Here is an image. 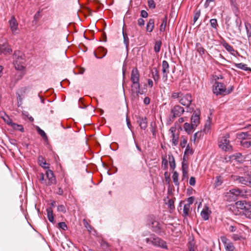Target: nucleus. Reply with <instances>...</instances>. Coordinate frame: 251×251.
Instances as JSON below:
<instances>
[{"label": "nucleus", "mask_w": 251, "mask_h": 251, "mask_svg": "<svg viewBox=\"0 0 251 251\" xmlns=\"http://www.w3.org/2000/svg\"><path fill=\"white\" fill-rule=\"evenodd\" d=\"M145 241L148 244L159 247L162 249H167L166 242L153 234H151L149 237L146 238Z\"/></svg>", "instance_id": "nucleus-1"}, {"label": "nucleus", "mask_w": 251, "mask_h": 251, "mask_svg": "<svg viewBox=\"0 0 251 251\" xmlns=\"http://www.w3.org/2000/svg\"><path fill=\"white\" fill-rule=\"evenodd\" d=\"M237 207L244 210L245 216L249 219H251V202L246 201H239L236 203Z\"/></svg>", "instance_id": "nucleus-2"}, {"label": "nucleus", "mask_w": 251, "mask_h": 251, "mask_svg": "<svg viewBox=\"0 0 251 251\" xmlns=\"http://www.w3.org/2000/svg\"><path fill=\"white\" fill-rule=\"evenodd\" d=\"M14 59V65L17 70H21L23 68V64L25 61L24 54L20 50H16L13 54Z\"/></svg>", "instance_id": "nucleus-3"}, {"label": "nucleus", "mask_w": 251, "mask_h": 251, "mask_svg": "<svg viewBox=\"0 0 251 251\" xmlns=\"http://www.w3.org/2000/svg\"><path fill=\"white\" fill-rule=\"evenodd\" d=\"M229 134H226L219 138V147L220 149L225 151H232V146L230 144L229 140Z\"/></svg>", "instance_id": "nucleus-4"}, {"label": "nucleus", "mask_w": 251, "mask_h": 251, "mask_svg": "<svg viewBox=\"0 0 251 251\" xmlns=\"http://www.w3.org/2000/svg\"><path fill=\"white\" fill-rule=\"evenodd\" d=\"M192 100L191 95L190 94H183L180 97L179 102L181 104L186 106V112H192L194 110L193 107H190Z\"/></svg>", "instance_id": "nucleus-5"}, {"label": "nucleus", "mask_w": 251, "mask_h": 251, "mask_svg": "<svg viewBox=\"0 0 251 251\" xmlns=\"http://www.w3.org/2000/svg\"><path fill=\"white\" fill-rule=\"evenodd\" d=\"M213 92L216 95H225L226 86L223 83L216 82L213 85Z\"/></svg>", "instance_id": "nucleus-6"}, {"label": "nucleus", "mask_w": 251, "mask_h": 251, "mask_svg": "<svg viewBox=\"0 0 251 251\" xmlns=\"http://www.w3.org/2000/svg\"><path fill=\"white\" fill-rule=\"evenodd\" d=\"M184 112L183 107L179 105H175L171 110V113L172 114V118L180 117Z\"/></svg>", "instance_id": "nucleus-7"}, {"label": "nucleus", "mask_w": 251, "mask_h": 251, "mask_svg": "<svg viewBox=\"0 0 251 251\" xmlns=\"http://www.w3.org/2000/svg\"><path fill=\"white\" fill-rule=\"evenodd\" d=\"M8 23L12 34H17L19 30L18 28V23L15 17L14 16H12L11 19L9 21Z\"/></svg>", "instance_id": "nucleus-8"}, {"label": "nucleus", "mask_w": 251, "mask_h": 251, "mask_svg": "<svg viewBox=\"0 0 251 251\" xmlns=\"http://www.w3.org/2000/svg\"><path fill=\"white\" fill-rule=\"evenodd\" d=\"M221 239L224 243L226 251H236L235 248L233 244L228 241L226 236H221Z\"/></svg>", "instance_id": "nucleus-9"}, {"label": "nucleus", "mask_w": 251, "mask_h": 251, "mask_svg": "<svg viewBox=\"0 0 251 251\" xmlns=\"http://www.w3.org/2000/svg\"><path fill=\"white\" fill-rule=\"evenodd\" d=\"M162 68V71L163 73L162 79L164 82H166L168 80V75L169 73V65L167 61H163Z\"/></svg>", "instance_id": "nucleus-10"}, {"label": "nucleus", "mask_w": 251, "mask_h": 251, "mask_svg": "<svg viewBox=\"0 0 251 251\" xmlns=\"http://www.w3.org/2000/svg\"><path fill=\"white\" fill-rule=\"evenodd\" d=\"M47 177L48 179V181L46 182V185H51L52 184H55L56 183V177L53 173V172L50 170H48L46 171V173Z\"/></svg>", "instance_id": "nucleus-11"}, {"label": "nucleus", "mask_w": 251, "mask_h": 251, "mask_svg": "<svg viewBox=\"0 0 251 251\" xmlns=\"http://www.w3.org/2000/svg\"><path fill=\"white\" fill-rule=\"evenodd\" d=\"M176 129L175 127H171L169 129V131L172 134V142L174 146H176L178 143L179 134L178 133H176Z\"/></svg>", "instance_id": "nucleus-12"}, {"label": "nucleus", "mask_w": 251, "mask_h": 251, "mask_svg": "<svg viewBox=\"0 0 251 251\" xmlns=\"http://www.w3.org/2000/svg\"><path fill=\"white\" fill-rule=\"evenodd\" d=\"M12 49L7 43L0 44V55L1 54L5 55L10 54L12 52Z\"/></svg>", "instance_id": "nucleus-13"}, {"label": "nucleus", "mask_w": 251, "mask_h": 251, "mask_svg": "<svg viewBox=\"0 0 251 251\" xmlns=\"http://www.w3.org/2000/svg\"><path fill=\"white\" fill-rule=\"evenodd\" d=\"M153 230L158 234L162 235L165 233V231L163 230L161 225L157 221H154L152 223Z\"/></svg>", "instance_id": "nucleus-14"}, {"label": "nucleus", "mask_w": 251, "mask_h": 251, "mask_svg": "<svg viewBox=\"0 0 251 251\" xmlns=\"http://www.w3.org/2000/svg\"><path fill=\"white\" fill-rule=\"evenodd\" d=\"M200 111H195L191 118V123L196 127H197L200 123Z\"/></svg>", "instance_id": "nucleus-15"}, {"label": "nucleus", "mask_w": 251, "mask_h": 251, "mask_svg": "<svg viewBox=\"0 0 251 251\" xmlns=\"http://www.w3.org/2000/svg\"><path fill=\"white\" fill-rule=\"evenodd\" d=\"M211 213V211L209 210V207L205 206L201 211V215L204 221H206L209 219Z\"/></svg>", "instance_id": "nucleus-16"}, {"label": "nucleus", "mask_w": 251, "mask_h": 251, "mask_svg": "<svg viewBox=\"0 0 251 251\" xmlns=\"http://www.w3.org/2000/svg\"><path fill=\"white\" fill-rule=\"evenodd\" d=\"M139 76L140 75L138 69L136 68H133L131 73V81H139Z\"/></svg>", "instance_id": "nucleus-17"}, {"label": "nucleus", "mask_w": 251, "mask_h": 251, "mask_svg": "<svg viewBox=\"0 0 251 251\" xmlns=\"http://www.w3.org/2000/svg\"><path fill=\"white\" fill-rule=\"evenodd\" d=\"M141 128L145 130L147 127L148 122L146 117H139L137 120Z\"/></svg>", "instance_id": "nucleus-18"}, {"label": "nucleus", "mask_w": 251, "mask_h": 251, "mask_svg": "<svg viewBox=\"0 0 251 251\" xmlns=\"http://www.w3.org/2000/svg\"><path fill=\"white\" fill-rule=\"evenodd\" d=\"M233 179L238 183L245 185H247V182L248 179V178L243 176H233Z\"/></svg>", "instance_id": "nucleus-19"}, {"label": "nucleus", "mask_w": 251, "mask_h": 251, "mask_svg": "<svg viewBox=\"0 0 251 251\" xmlns=\"http://www.w3.org/2000/svg\"><path fill=\"white\" fill-rule=\"evenodd\" d=\"M196 127L194 125H192V123L190 124L188 123H185L183 126V128L185 131L188 134H191L193 130Z\"/></svg>", "instance_id": "nucleus-20"}, {"label": "nucleus", "mask_w": 251, "mask_h": 251, "mask_svg": "<svg viewBox=\"0 0 251 251\" xmlns=\"http://www.w3.org/2000/svg\"><path fill=\"white\" fill-rule=\"evenodd\" d=\"M196 50L199 53L200 56L201 57H203L202 56L205 52H206V50L203 48L200 43H197L196 44Z\"/></svg>", "instance_id": "nucleus-21"}, {"label": "nucleus", "mask_w": 251, "mask_h": 251, "mask_svg": "<svg viewBox=\"0 0 251 251\" xmlns=\"http://www.w3.org/2000/svg\"><path fill=\"white\" fill-rule=\"evenodd\" d=\"M242 191L239 188L232 189L229 191L230 196L232 195L234 199H236L237 197L242 195Z\"/></svg>", "instance_id": "nucleus-22"}, {"label": "nucleus", "mask_w": 251, "mask_h": 251, "mask_svg": "<svg viewBox=\"0 0 251 251\" xmlns=\"http://www.w3.org/2000/svg\"><path fill=\"white\" fill-rule=\"evenodd\" d=\"M132 85L131 86L132 91L133 92L135 93L137 95L139 94V90L140 88L139 81H132Z\"/></svg>", "instance_id": "nucleus-23"}, {"label": "nucleus", "mask_w": 251, "mask_h": 251, "mask_svg": "<svg viewBox=\"0 0 251 251\" xmlns=\"http://www.w3.org/2000/svg\"><path fill=\"white\" fill-rule=\"evenodd\" d=\"M38 163L43 168L47 169L49 168L50 165L46 163L45 159L42 156H39L38 157Z\"/></svg>", "instance_id": "nucleus-24"}, {"label": "nucleus", "mask_w": 251, "mask_h": 251, "mask_svg": "<svg viewBox=\"0 0 251 251\" xmlns=\"http://www.w3.org/2000/svg\"><path fill=\"white\" fill-rule=\"evenodd\" d=\"M222 45L230 53L233 54V52L235 51L233 48L226 42L225 41L222 42Z\"/></svg>", "instance_id": "nucleus-25"}, {"label": "nucleus", "mask_w": 251, "mask_h": 251, "mask_svg": "<svg viewBox=\"0 0 251 251\" xmlns=\"http://www.w3.org/2000/svg\"><path fill=\"white\" fill-rule=\"evenodd\" d=\"M154 27V20L153 19H150L146 26L147 31L151 32Z\"/></svg>", "instance_id": "nucleus-26"}, {"label": "nucleus", "mask_w": 251, "mask_h": 251, "mask_svg": "<svg viewBox=\"0 0 251 251\" xmlns=\"http://www.w3.org/2000/svg\"><path fill=\"white\" fill-rule=\"evenodd\" d=\"M47 217L50 222L54 223V217L53 215V210L51 207H49L47 209Z\"/></svg>", "instance_id": "nucleus-27"}, {"label": "nucleus", "mask_w": 251, "mask_h": 251, "mask_svg": "<svg viewBox=\"0 0 251 251\" xmlns=\"http://www.w3.org/2000/svg\"><path fill=\"white\" fill-rule=\"evenodd\" d=\"M203 136V132L202 131H198L195 133L193 137L191 138V141H193L194 143L197 140H199Z\"/></svg>", "instance_id": "nucleus-28"}, {"label": "nucleus", "mask_w": 251, "mask_h": 251, "mask_svg": "<svg viewBox=\"0 0 251 251\" xmlns=\"http://www.w3.org/2000/svg\"><path fill=\"white\" fill-rule=\"evenodd\" d=\"M168 160L170 168L172 169H175L176 167V163L175 158L172 153L168 154Z\"/></svg>", "instance_id": "nucleus-29"}, {"label": "nucleus", "mask_w": 251, "mask_h": 251, "mask_svg": "<svg viewBox=\"0 0 251 251\" xmlns=\"http://www.w3.org/2000/svg\"><path fill=\"white\" fill-rule=\"evenodd\" d=\"M152 77L154 80V81L157 83H158L160 75L159 74V72L156 68H154L152 71Z\"/></svg>", "instance_id": "nucleus-30"}, {"label": "nucleus", "mask_w": 251, "mask_h": 251, "mask_svg": "<svg viewBox=\"0 0 251 251\" xmlns=\"http://www.w3.org/2000/svg\"><path fill=\"white\" fill-rule=\"evenodd\" d=\"M234 65L236 66L237 68L241 69L244 71H249L251 72V68L248 67L246 64H243L242 63H234Z\"/></svg>", "instance_id": "nucleus-31"}, {"label": "nucleus", "mask_w": 251, "mask_h": 251, "mask_svg": "<svg viewBox=\"0 0 251 251\" xmlns=\"http://www.w3.org/2000/svg\"><path fill=\"white\" fill-rule=\"evenodd\" d=\"M190 206L189 205V204H184L183 208V213L182 214V216H188L190 213Z\"/></svg>", "instance_id": "nucleus-32"}, {"label": "nucleus", "mask_w": 251, "mask_h": 251, "mask_svg": "<svg viewBox=\"0 0 251 251\" xmlns=\"http://www.w3.org/2000/svg\"><path fill=\"white\" fill-rule=\"evenodd\" d=\"M167 18H168L167 15L166 14L165 15L164 19L162 20V24H161V25L160 26V31L161 32H164L165 30L166 26V24H167Z\"/></svg>", "instance_id": "nucleus-33"}, {"label": "nucleus", "mask_w": 251, "mask_h": 251, "mask_svg": "<svg viewBox=\"0 0 251 251\" xmlns=\"http://www.w3.org/2000/svg\"><path fill=\"white\" fill-rule=\"evenodd\" d=\"M11 127L14 130H19L22 132H24V128L23 126L21 125H19V124L13 123V124L11 126Z\"/></svg>", "instance_id": "nucleus-34"}, {"label": "nucleus", "mask_w": 251, "mask_h": 251, "mask_svg": "<svg viewBox=\"0 0 251 251\" xmlns=\"http://www.w3.org/2000/svg\"><path fill=\"white\" fill-rule=\"evenodd\" d=\"M4 116L2 117L3 120L8 126H11L13 124L12 119L5 113H4Z\"/></svg>", "instance_id": "nucleus-35"}, {"label": "nucleus", "mask_w": 251, "mask_h": 251, "mask_svg": "<svg viewBox=\"0 0 251 251\" xmlns=\"http://www.w3.org/2000/svg\"><path fill=\"white\" fill-rule=\"evenodd\" d=\"M161 45L162 42L160 40H158L155 42L154 47V50L155 52L157 53L160 51Z\"/></svg>", "instance_id": "nucleus-36"}, {"label": "nucleus", "mask_w": 251, "mask_h": 251, "mask_svg": "<svg viewBox=\"0 0 251 251\" xmlns=\"http://www.w3.org/2000/svg\"><path fill=\"white\" fill-rule=\"evenodd\" d=\"M178 174L175 171L173 173V175L172 176L173 180L174 182L175 183V185L178 186L179 185V182H178Z\"/></svg>", "instance_id": "nucleus-37"}, {"label": "nucleus", "mask_w": 251, "mask_h": 251, "mask_svg": "<svg viewBox=\"0 0 251 251\" xmlns=\"http://www.w3.org/2000/svg\"><path fill=\"white\" fill-rule=\"evenodd\" d=\"M162 168L164 170H167L168 169V160L166 158V157L162 156Z\"/></svg>", "instance_id": "nucleus-38"}, {"label": "nucleus", "mask_w": 251, "mask_h": 251, "mask_svg": "<svg viewBox=\"0 0 251 251\" xmlns=\"http://www.w3.org/2000/svg\"><path fill=\"white\" fill-rule=\"evenodd\" d=\"M151 130L154 137L156 136V126L155 123L151 122L150 124Z\"/></svg>", "instance_id": "nucleus-39"}, {"label": "nucleus", "mask_w": 251, "mask_h": 251, "mask_svg": "<svg viewBox=\"0 0 251 251\" xmlns=\"http://www.w3.org/2000/svg\"><path fill=\"white\" fill-rule=\"evenodd\" d=\"M201 15V10L200 9H196L194 12V17H193V22L195 23Z\"/></svg>", "instance_id": "nucleus-40"}, {"label": "nucleus", "mask_w": 251, "mask_h": 251, "mask_svg": "<svg viewBox=\"0 0 251 251\" xmlns=\"http://www.w3.org/2000/svg\"><path fill=\"white\" fill-rule=\"evenodd\" d=\"M183 95L181 92H173L171 95V98L176 99L180 98Z\"/></svg>", "instance_id": "nucleus-41"}, {"label": "nucleus", "mask_w": 251, "mask_h": 251, "mask_svg": "<svg viewBox=\"0 0 251 251\" xmlns=\"http://www.w3.org/2000/svg\"><path fill=\"white\" fill-rule=\"evenodd\" d=\"M98 50L100 51L103 52V55H102L100 56H98L95 52H94V54L96 57L98 58H103L106 54V50L103 47H99L98 48Z\"/></svg>", "instance_id": "nucleus-42"}, {"label": "nucleus", "mask_w": 251, "mask_h": 251, "mask_svg": "<svg viewBox=\"0 0 251 251\" xmlns=\"http://www.w3.org/2000/svg\"><path fill=\"white\" fill-rule=\"evenodd\" d=\"M37 132L38 133H39V134L44 139V140H47L48 139V137L46 134V133L45 132V131L42 130V129H41L40 128H39V127H38L37 129Z\"/></svg>", "instance_id": "nucleus-43"}, {"label": "nucleus", "mask_w": 251, "mask_h": 251, "mask_svg": "<svg viewBox=\"0 0 251 251\" xmlns=\"http://www.w3.org/2000/svg\"><path fill=\"white\" fill-rule=\"evenodd\" d=\"M232 238L234 241H237V240H243L245 239V238L243 237L242 235L237 234H233L232 235Z\"/></svg>", "instance_id": "nucleus-44"}, {"label": "nucleus", "mask_w": 251, "mask_h": 251, "mask_svg": "<svg viewBox=\"0 0 251 251\" xmlns=\"http://www.w3.org/2000/svg\"><path fill=\"white\" fill-rule=\"evenodd\" d=\"M241 145L244 148H248L251 146V142L243 140L241 141Z\"/></svg>", "instance_id": "nucleus-45"}, {"label": "nucleus", "mask_w": 251, "mask_h": 251, "mask_svg": "<svg viewBox=\"0 0 251 251\" xmlns=\"http://www.w3.org/2000/svg\"><path fill=\"white\" fill-rule=\"evenodd\" d=\"M123 35L124 37V42L125 44L126 47L128 46L129 45V39L127 36V35L126 33L124 32V30L123 31Z\"/></svg>", "instance_id": "nucleus-46"}, {"label": "nucleus", "mask_w": 251, "mask_h": 251, "mask_svg": "<svg viewBox=\"0 0 251 251\" xmlns=\"http://www.w3.org/2000/svg\"><path fill=\"white\" fill-rule=\"evenodd\" d=\"M210 23L211 27H212L214 29H217V27L218 26V23L216 19H212L210 20Z\"/></svg>", "instance_id": "nucleus-47"}, {"label": "nucleus", "mask_w": 251, "mask_h": 251, "mask_svg": "<svg viewBox=\"0 0 251 251\" xmlns=\"http://www.w3.org/2000/svg\"><path fill=\"white\" fill-rule=\"evenodd\" d=\"M167 204L171 210H174L175 209L174 200L173 199L169 200Z\"/></svg>", "instance_id": "nucleus-48"}, {"label": "nucleus", "mask_w": 251, "mask_h": 251, "mask_svg": "<svg viewBox=\"0 0 251 251\" xmlns=\"http://www.w3.org/2000/svg\"><path fill=\"white\" fill-rule=\"evenodd\" d=\"M57 210L58 212H61L63 213H65L66 212V207L63 204H60L57 206Z\"/></svg>", "instance_id": "nucleus-49"}, {"label": "nucleus", "mask_w": 251, "mask_h": 251, "mask_svg": "<svg viewBox=\"0 0 251 251\" xmlns=\"http://www.w3.org/2000/svg\"><path fill=\"white\" fill-rule=\"evenodd\" d=\"M193 152V150L190 147L189 145H187L186 147L184 155L185 154H192Z\"/></svg>", "instance_id": "nucleus-50"}, {"label": "nucleus", "mask_w": 251, "mask_h": 251, "mask_svg": "<svg viewBox=\"0 0 251 251\" xmlns=\"http://www.w3.org/2000/svg\"><path fill=\"white\" fill-rule=\"evenodd\" d=\"M148 3L150 8L154 9L155 8V4L153 0H148Z\"/></svg>", "instance_id": "nucleus-51"}, {"label": "nucleus", "mask_w": 251, "mask_h": 251, "mask_svg": "<svg viewBox=\"0 0 251 251\" xmlns=\"http://www.w3.org/2000/svg\"><path fill=\"white\" fill-rule=\"evenodd\" d=\"M59 228L65 230L67 228V225L64 222H60L58 224Z\"/></svg>", "instance_id": "nucleus-52"}, {"label": "nucleus", "mask_w": 251, "mask_h": 251, "mask_svg": "<svg viewBox=\"0 0 251 251\" xmlns=\"http://www.w3.org/2000/svg\"><path fill=\"white\" fill-rule=\"evenodd\" d=\"M222 182H223V181H222L221 177L220 176H217L216 178V182H215L216 185L217 186H219V185H221Z\"/></svg>", "instance_id": "nucleus-53"}, {"label": "nucleus", "mask_w": 251, "mask_h": 251, "mask_svg": "<svg viewBox=\"0 0 251 251\" xmlns=\"http://www.w3.org/2000/svg\"><path fill=\"white\" fill-rule=\"evenodd\" d=\"M194 244L193 242H189L188 244V250L187 251H195Z\"/></svg>", "instance_id": "nucleus-54"}, {"label": "nucleus", "mask_w": 251, "mask_h": 251, "mask_svg": "<svg viewBox=\"0 0 251 251\" xmlns=\"http://www.w3.org/2000/svg\"><path fill=\"white\" fill-rule=\"evenodd\" d=\"M187 169L188 165L187 162L183 160L182 162V171L187 170Z\"/></svg>", "instance_id": "nucleus-55"}, {"label": "nucleus", "mask_w": 251, "mask_h": 251, "mask_svg": "<svg viewBox=\"0 0 251 251\" xmlns=\"http://www.w3.org/2000/svg\"><path fill=\"white\" fill-rule=\"evenodd\" d=\"M196 183L195 178L193 176H191L189 180V184L191 186H194Z\"/></svg>", "instance_id": "nucleus-56"}, {"label": "nucleus", "mask_w": 251, "mask_h": 251, "mask_svg": "<svg viewBox=\"0 0 251 251\" xmlns=\"http://www.w3.org/2000/svg\"><path fill=\"white\" fill-rule=\"evenodd\" d=\"M182 171V180H183V179L188 178V171L187 170H184Z\"/></svg>", "instance_id": "nucleus-57"}, {"label": "nucleus", "mask_w": 251, "mask_h": 251, "mask_svg": "<svg viewBox=\"0 0 251 251\" xmlns=\"http://www.w3.org/2000/svg\"><path fill=\"white\" fill-rule=\"evenodd\" d=\"M194 201V198L193 197H190L187 199V201L188 202V203H187L186 204H189V205L190 206L191 204H192Z\"/></svg>", "instance_id": "nucleus-58"}, {"label": "nucleus", "mask_w": 251, "mask_h": 251, "mask_svg": "<svg viewBox=\"0 0 251 251\" xmlns=\"http://www.w3.org/2000/svg\"><path fill=\"white\" fill-rule=\"evenodd\" d=\"M148 16L147 12L144 10H142L141 11V16L143 18H147Z\"/></svg>", "instance_id": "nucleus-59"}, {"label": "nucleus", "mask_w": 251, "mask_h": 251, "mask_svg": "<svg viewBox=\"0 0 251 251\" xmlns=\"http://www.w3.org/2000/svg\"><path fill=\"white\" fill-rule=\"evenodd\" d=\"M145 24V21L142 18H139L138 20V25L141 26L144 25Z\"/></svg>", "instance_id": "nucleus-60"}, {"label": "nucleus", "mask_w": 251, "mask_h": 251, "mask_svg": "<svg viewBox=\"0 0 251 251\" xmlns=\"http://www.w3.org/2000/svg\"><path fill=\"white\" fill-rule=\"evenodd\" d=\"M235 22H236V26L240 27V26L241 25V19L237 17L236 19V20H235Z\"/></svg>", "instance_id": "nucleus-61"}, {"label": "nucleus", "mask_w": 251, "mask_h": 251, "mask_svg": "<svg viewBox=\"0 0 251 251\" xmlns=\"http://www.w3.org/2000/svg\"><path fill=\"white\" fill-rule=\"evenodd\" d=\"M248 136V133L247 132H242L239 134V138H242L245 139L246 137Z\"/></svg>", "instance_id": "nucleus-62"}, {"label": "nucleus", "mask_w": 251, "mask_h": 251, "mask_svg": "<svg viewBox=\"0 0 251 251\" xmlns=\"http://www.w3.org/2000/svg\"><path fill=\"white\" fill-rule=\"evenodd\" d=\"M214 1L215 0H206V1L204 3V7L207 8L209 6L210 3L211 2H214Z\"/></svg>", "instance_id": "nucleus-63"}, {"label": "nucleus", "mask_w": 251, "mask_h": 251, "mask_svg": "<svg viewBox=\"0 0 251 251\" xmlns=\"http://www.w3.org/2000/svg\"><path fill=\"white\" fill-rule=\"evenodd\" d=\"M187 143V140L185 139H184L183 140H182L180 142V145L182 148H184L186 146V144Z\"/></svg>", "instance_id": "nucleus-64"}]
</instances>
